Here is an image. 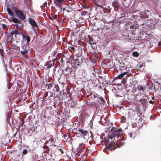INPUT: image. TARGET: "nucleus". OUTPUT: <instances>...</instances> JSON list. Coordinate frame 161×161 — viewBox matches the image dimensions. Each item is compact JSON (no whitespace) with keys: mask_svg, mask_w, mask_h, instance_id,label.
Wrapping results in <instances>:
<instances>
[{"mask_svg":"<svg viewBox=\"0 0 161 161\" xmlns=\"http://www.w3.org/2000/svg\"><path fill=\"white\" fill-rule=\"evenodd\" d=\"M112 129L109 131V135L107 138L104 137L106 147L109 150L115 149V144L119 147L122 146L124 143V137L122 135L123 131L121 129L113 130Z\"/></svg>","mask_w":161,"mask_h":161,"instance_id":"f257e3e1","label":"nucleus"},{"mask_svg":"<svg viewBox=\"0 0 161 161\" xmlns=\"http://www.w3.org/2000/svg\"><path fill=\"white\" fill-rule=\"evenodd\" d=\"M12 9L17 16L20 20L23 21H25L26 18L25 14H24L21 10L17 9L15 7H13Z\"/></svg>","mask_w":161,"mask_h":161,"instance_id":"f03ea898","label":"nucleus"},{"mask_svg":"<svg viewBox=\"0 0 161 161\" xmlns=\"http://www.w3.org/2000/svg\"><path fill=\"white\" fill-rule=\"evenodd\" d=\"M88 133V130L78 128V132L77 133V135H80V136L84 137L86 136Z\"/></svg>","mask_w":161,"mask_h":161,"instance_id":"7ed1b4c3","label":"nucleus"},{"mask_svg":"<svg viewBox=\"0 0 161 161\" xmlns=\"http://www.w3.org/2000/svg\"><path fill=\"white\" fill-rule=\"evenodd\" d=\"M29 22L31 25L33 30L36 31L38 25L35 21L33 19L30 18L29 19Z\"/></svg>","mask_w":161,"mask_h":161,"instance_id":"20e7f679","label":"nucleus"},{"mask_svg":"<svg viewBox=\"0 0 161 161\" xmlns=\"http://www.w3.org/2000/svg\"><path fill=\"white\" fill-rule=\"evenodd\" d=\"M151 13L149 11L146 10L144 11L141 12L140 14L141 15V17L142 18L145 19L148 17V16Z\"/></svg>","mask_w":161,"mask_h":161,"instance_id":"39448f33","label":"nucleus"},{"mask_svg":"<svg viewBox=\"0 0 161 161\" xmlns=\"http://www.w3.org/2000/svg\"><path fill=\"white\" fill-rule=\"evenodd\" d=\"M77 67V66H75V64H74V66L72 65L71 68L68 66L66 68L65 70V71L67 72V73L65 74V75L66 76H69V75L71 74V72L73 70V69L75 68H76Z\"/></svg>","mask_w":161,"mask_h":161,"instance_id":"423d86ee","label":"nucleus"},{"mask_svg":"<svg viewBox=\"0 0 161 161\" xmlns=\"http://www.w3.org/2000/svg\"><path fill=\"white\" fill-rule=\"evenodd\" d=\"M61 100L62 99H60V97H57L55 98L53 102V106L55 108L58 107L59 106L61 102Z\"/></svg>","mask_w":161,"mask_h":161,"instance_id":"0eeeda50","label":"nucleus"},{"mask_svg":"<svg viewBox=\"0 0 161 161\" xmlns=\"http://www.w3.org/2000/svg\"><path fill=\"white\" fill-rule=\"evenodd\" d=\"M104 12L106 15L108 17H110L113 15L112 13L114 14V16H115L116 14L115 12L114 11H113L111 12V10L110 9L107 8H106L105 10H104Z\"/></svg>","mask_w":161,"mask_h":161,"instance_id":"6e6552de","label":"nucleus"},{"mask_svg":"<svg viewBox=\"0 0 161 161\" xmlns=\"http://www.w3.org/2000/svg\"><path fill=\"white\" fill-rule=\"evenodd\" d=\"M127 72H124L115 77L114 79H120L122 78H123V79H126L127 78Z\"/></svg>","mask_w":161,"mask_h":161,"instance_id":"1a4fd4ad","label":"nucleus"},{"mask_svg":"<svg viewBox=\"0 0 161 161\" xmlns=\"http://www.w3.org/2000/svg\"><path fill=\"white\" fill-rule=\"evenodd\" d=\"M161 21L158 19H155L152 23V25H153L154 28H158L159 27L160 25Z\"/></svg>","mask_w":161,"mask_h":161,"instance_id":"9d476101","label":"nucleus"},{"mask_svg":"<svg viewBox=\"0 0 161 161\" xmlns=\"http://www.w3.org/2000/svg\"><path fill=\"white\" fill-rule=\"evenodd\" d=\"M113 6L114 7V11L116 13V11H117V10L120 6V5L118 3V2L116 1H113L112 3Z\"/></svg>","mask_w":161,"mask_h":161,"instance_id":"9b49d317","label":"nucleus"},{"mask_svg":"<svg viewBox=\"0 0 161 161\" xmlns=\"http://www.w3.org/2000/svg\"><path fill=\"white\" fill-rule=\"evenodd\" d=\"M21 33L20 31V30L18 31L16 30H14L12 31L10 33V37H12L13 36V35H15V37H16V35L17 34H19L21 35Z\"/></svg>","mask_w":161,"mask_h":161,"instance_id":"f8f14e48","label":"nucleus"},{"mask_svg":"<svg viewBox=\"0 0 161 161\" xmlns=\"http://www.w3.org/2000/svg\"><path fill=\"white\" fill-rule=\"evenodd\" d=\"M21 35L22 36L23 39H25V41H26L27 42L26 43L29 44L31 40L30 37L24 33L21 34Z\"/></svg>","mask_w":161,"mask_h":161,"instance_id":"ddd939ff","label":"nucleus"},{"mask_svg":"<svg viewBox=\"0 0 161 161\" xmlns=\"http://www.w3.org/2000/svg\"><path fill=\"white\" fill-rule=\"evenodd\" d=\"M21 50L28 52L29 49V44L25 43L21 45Z\"/></svg>","mask_w":161,"mask_h":161,"instance_id":"4468645a","label":"nucleus"},{"mask_svg":"<svg viewBox=\"0 0 161 161\" xmlns=\"http://www.w3.org/2000/svg\"><path fill=\"white\" fill-rule=\"evenodd\" d=\"M54 3L56 6L59 7L61 4L64 2V0H55Z\"/></svg>","mask_w":161,"mask_h":161,"instance_id":"2eb2a0df","label":"nucleus"},{"mask_svg":"<svg viewBox=\"0 0 161 161\" xmlns=\"http://www.w3.org/2000/svg\"><path fill=\"white\" fill-rule=\"evenodd\" d=\"M11 19L12 21L14 23L20 24L21 23V21L20 19L12 17L11 18Z\"/></svg>","mask_w":161,"mask_h":161,"instance_id":"dca6fc26","label":"nucleus"},{"mask_svg":"<svg viewBox=\"0 0 161 161\" xmlns=\"http://www.w3.org/2000/svg\"><path fill=\"white\" fill-rule=\"evenodd\" d=\"M46 82H47V80L46 81ZM43 84L45 85V86H48V88H47V89H51L53 86V84L52 83H50L49 84H48L47 83L45 84V83L43 82Z\"/></svg>","mask_w":161,"mask_h":161,"instance_id":"f3484780","label":"nucleus"},{"mask_svg":"<svg viewBox=\"0 0 161 161\" xmlns=\"http://www.w3.org/2000/svg\"><path fill=\"white\" fill-rule=\"evenodd\" d=\"M137 88L139 91L141 92L142 93L144 92L145 89H144L143 86L142 85H138L137 87Z\"/></svg>","mask_w":161,"mask_h":161,"instance_id":"a211bd4d","label":"nucleus"},{"mask_svg":"<svg viewBox=\"0 0 161 161\" xmlns=\"http://www.w3.org/2000/svg\"><path fill=\"white\" fill-rule=\"evenodd\" d=\"M59 86H58V85L55 84L54 85V87L53 89V90L54 91L56 92H59V94H60L61 93V92H59Z\"/></svg>","mask_w":161,"mask_h":161,"instance_id":"6ab92c4d","label":"nucleus"},{"mask_svg":"<svg viewBox=\"0 0 161 161\" xmlns=\"http://www.w3.org/2000/svg\"><path fill=\"white\" fill-rule=\"evenodd\" d=\"M7 11L8 14L12 17H14V14L9 8H7Z\"/></svg>","mask_w":161,"mask_h":161,"instance_id":"aec40b11","label":"nucleus"},{"mask_svg":"<svg viewBox=\"0 0 161 161\" xmlns=\"http://www.w3.org/2000/svg\"><path fill=\"white\" fill-rule=\"evenodd\" d=\"M83 57H82V56H81L80 57H78L76 59V61L77 62V61H78V62H79V63L83 62Z\"/></svg>","mask_w":161,"mask_h":161,"instance_id":"412c9836","label":"nucleus"},{"mask_svg":"<svg viewBox=\"0 0 161 161\" xmlns=\"http://www.w3.org/2000/svg\"><path fill=\"white\" fill-rule=\"evenodd\" d=\"M146 99L145 98L142 99L141 100V102L143 106H145L146 104Z\"/></svg>","mask_w":161,"mask_h":161,"instance_id":"4be33fe9","label":"nucleus"},{"mask_svg":"<svg viewBox=\"0 0 161 161\" xmlns=\"http://www.w3.org/2000/svg\"><path fill=\"white\" fill-rule=\"evenodd\" d=\"M70 49H71L72 50L71 51V52L73 54V52H75L76 50V49L75 48L73 47H69V50Z\"/></svg>","mask_w":161,"mask_h":161,"instance_id":"5701e85b","label":"nucleus"},{"mask_svg":"<svg viewBox=\"0 0 161 161\" xmlns=\"http://www.w3.org/2000/svg\"><path fill=\"white\" fill-rule=\"evenodd\" d=\"M14 26L17 29H19L20 30L21 27L22 26L19 25L18 24H15L14 25Z\"/></svg>","mask_w":161,"mask_h":161,"instance_id":"b1692460","label":"nucleus"},{"mask_svg":"<svg viewBox=\"0 0 161 161\" xmlns=\"http://www.w3.org/2000/svg\"><path fill=\"white\" fill-rule=\"evenodd\" d=\"M138 53L137 52H133L132 53V55L134 57H137L138 55Z\"/></svg>","mask_w":161,"mask_h":161,"instance_id":"393cba45","label":"nucleus"},{"mask_svg":"<svg viewBox=\"0 0 161 161\" xmlns=\"http://www.w3.org/2000/svg\"><path fill=\"white\" fill-rule=\"evenodd\" d=\"M128 135L130 137V138H132L133 139H134L135 137V135H132V132L129 133L128 134Z\"/></svg>","mask_w":161,"mask_h":161,"instance_id":"a878e982","label":"nucleus"},{"mask_svg":"<svg viewBox=\"0 0 161 161\" xmlns=\"http://www.w3.org/2000/svg\"><path fill=\"white\" fill-rule=\"evenodd\" d=\"M75 55H76L77 58L81 57V52H79L75 54Z\"/></svg>","mask_w":161,"mask_h":161,"instance_id":"bb28decb","label":"nucleus"},{"mask_svg":"<svg viewBox=\"0 0 161 161\" xmlns=\"http://www.w3.org/2000/svg\"><path fill=\"white\" fill-rule=\"evenodd\" d=\"M20 52L23 56H24L26 55L27 52H26V51H24L21 50Z\"/></svg>","mask_w":161,"mask_h":161,"instance_id":"cd10ccee","label":"nucleus"},{"mask_svg":"<svg viewBox=\"0 0 161 161\" xmlns=\"http://www.w3.org/2000/svg\"><path fill=\"white\" fill-rule=\"evenodd\" d=\"M77 131H78V129L76 128H74L72 130V132L74 133H76L77 135V133H78Z\"/></svg>","mask_w":161,"mask_h":161,"instance_id":"c85d7f7f","label":"nucleus"},{"mask_svg":"<svg viewBox=\"0 0 161 161\" xmlns=\"http://www.w3.org/2000/svg\"><path fill=\"white\" fill-rule=\"evenodd\" d=\"M48 141L49 142H50L52 144H53V137H50V138L49 139Z\"/></svg>","mask_w":161,"mask_h":161,"instance_id":"c756f323","label":"nucleus"},{"mask_svg":"<svg viewBox=\"0 0 161 161\" xmlns=\"http://www.w3.org/2000/svg\"><path fill=\"white\" fill-rule=\"evenodd\" d=\"M27 153V150L26 149H24L22 152L23 155H26Z\"/></svg>","mask_w":161,"mask_h":161,"instance_id":"7c9ffc66","label":"nucleus"},{"mask_svg":"<svg viewBox=\"0 0 161 161\" xmlns=\"http://www.w3.org/2000/svg\"><path fill=\"white\" fill-rule=\"evenodd\" d=\"M86 14V12L85 11H82L80 14L82 16L85 15Z\"/></svg>","mask_w":161,"mask_h":161,"instance_id":"2f4dec72","label":"nucleus"},{"mask_svg":"<svg viewBox=\"0 0 161 161\" xmlns=\"http://www.w3.org/2000/svg\"><path fill=\"white\" fill-rule=\"evenodd\" d=\"M51 15L52 16V18L54 19H56L57 18V15L55 14H52Z\"/></svg>","mask_w":161,"mask_h":161,"instance_id":"473e14b6","label":"nucleus"},{"mask_svg":"<svg viewBox=\"0 0 161 161\" xmlns=\"http://www.w3.org/2000/svg\"><path fill=\"white\" fill-rule=\"evenodd\" d=\"M98 96L97 94L94 95L92 96L90 98L92 99H94L95 98H96V96Z\"/></svg>","mask_w":161,"mask_h":161,"instance_id":"72a5a7b5","label":"nucleus"},{"mask_svg":"<svg viewBox=\"0 0 161 161\" xmlns=\"http://www.w3.org/2000/svg\"><path fill=\"white\" fill-rule=\"evenodd\" d=\"M93 40L92 38H90L89 40V44L92 45V42H93Z\"/></svg>","mask_w":161,"mask_h":161,"instance_id":"f704fd0d","label":"nucleus"},{"mask_svg":"<svg viewBox=\"0 0 161 161\" xmlns=\"http://www.w3.org/2000/svg\"><path fill=\"white\" fill-rule=\"evenodd\" d=\"M99 101L101 100L102 102H105L104 100L103 97H100L99 98Z\"/></svg>","mask_w":161,"mask_h":161,"instance_id":"c9c22d12","label":"nucleus"},{"mask_svg":"<svg viewBox=\"0 0 161 161\" xmlns=\"http://www.w3.org/2000/svg\"><path fill=\"white\" fill-rule=\"evenodd\" d=\"M126 82L125 79H123V78L122 81H121V83L123 84H125Z\"/></svg>","mask_w":161,"mask_h":161,"instance_id":"e433bc0d","label":"nucleus"},{"mask_svg":"<svg viewBox=\"0 0 161 161\" xmlns=\"http://www.w3.org/2000/svg\"><path fill=\"white\" fill-rule=\"evenodd\" d=\"M75 106V103H74V102L73 103H71L70 105V106L71 108Z\"/></svg>","mask_w":161,"mask_h":161,"instance_id":"4c0bfd02","label":"nucleus"},{"mask_svg":"<svg viewBox=\"0 0 161 161\" xmlns=\"http://www.w3.org/2000/svg\"><path fill=\"white\" fill-rule=\"evenodd\" d=\"M114 21V19H113L112 20H111V21H107V23H108V24H110L111 23H113V21Z\"/></svg>","mask_w":161,"mask_h":161,"instance_id":"58836bf2","label":"nucleus"},{"mask_svg":"<svg viewBox=\"0 0 161 161\" xmlns=\"http://www.w3.org/2000/svg\"><path fill=\"white\" fill-rule=\"evenodd\" d=\"M64 94H65V95L66 97H69V93H68L67 92V93L65 92Z\"/></svg>","mask_w":161,"mask_h":161,"instance_id":"ea45409f","label":"nucleus"},{"mask_svg":"<svg viewBox=\"0 0 161 161\" xmlns=\"http://www.w3.org/2000/svg\"><path fill=\"white\" fill-rule=\"evenodd\" d=\"M2 26L3 28H5L7 27V25L5 24H2Z\"/></svg>","mask_w":161,"mask_h":161,"instance_id":"a19ab883","label":"nucleus"},{"mask_svg":"<svg viewBox=\"0 0 161 161\" xmlns=\"http://www.w3.org/2000/svg\"><path fill=\"white\" fill-rule=\"evenodd\" d=\"M52 67V64H49L47 66V68L48 69H50V68H51Z\"/></svg>","mask_w":161,"mask_h":161,"instance_id":"79ce46f5","label":"nucleus"},{"mask_svg":"<svg viewBox=\"0 0 161 161\" xmlns=\"http://www.w3.org/2000/svg\"><path fill=\"white\" fill-rule=\"evenodd\" d=\"M114 96L116 97H121V96H120L117 93H115L114 94Z\"/></svg>","mask_w":161,"mask_h":161,"instance_id":"37998d69","label":"nucleus"},{"mask_svg":"<svg viewBox=\"0 0 161 161\" xmlns=\"http://www.w3.org/2000/svg\"><path fill=\"white\" fill-rule=\"evenodd\" d=\"M58 150L59 151H60V152H61L62 153H64V151H63V150L62 149H61V148H58Z\"/></svg>","mask_w":161,"mask_h":161,"instance_id":"c03bdc74","label":"nucleus"},{"mask_svg":"<svg viewBox=\"0 0 161 161\" xmlns=\"http://www.w3.org/2000/svg\"><path fill=\"white\" fill-rule=\"evenodd\" d=\"M136 126H137V124H136V123H134L132 125V127H136Z\"/></svg>","mask_w":161,"mask_h":161,"instance_id":"a18cd8bd","label":"nucleus"},{"mask_svg":"<svg viewBox=\"0 0 161 161\" xmlns=\"http://www.w3.org/2000/svg\"><path fill=\"white\" fill-rule=\"evenodd\" d=\"M97 96H96V98H97L98 100L99 99L100 97L99 95L97 94Z\"/></svg>","mask_w":161,"mask_h":161,"instance_id":"49530a36","label":"nucleus"},{"mask_svg":"<svg viewBox=\"0 0 161 161\" xmlns=\"http://www.w3.org/2000/svg\"><path fill=\"white\" fill-rule=\"evenodd\" d=\"M53 96V93L52 92H51L50 93V97H52Z\"/></svg>","mask_w":161,"mask_h":161,"instance_id":"de8ad7c7","label":"nucleus"},{"mask_svg":"<svg viewBox=\"0 0 161 161\" xmlns=\"http://www.w3.org/2000/svg\"><path fill=\"white\" fill-rule=\"evenodd\" d=\"M142 122V119H139L138 120V123H139L140 122Z\"/></svg>","mask_w":161,"mask_h":161,"instance_id":"09e8293b","label":"nucleus"},{"mask_svg":"<svg viewBox=\"0 0 161 161\" xmlns=\"http://www.w3.org/2000/svg\"><path fill=\"white\" fill-rule=\"evenodd\" d=\"M149 103H153V101H152L151 100H150V101H149Z\"/></svg>","mask_w":161,"mask_h":161,"instance_id":"8fccbe9b","label":"nucleus"},{"mask_svg":"<svg viewBox=\"0 0 161 161\" xmlns=\"http://www.w3.org/2000/svg\"><path fill=\"white\" fill-rule=\"evenodd\" d=\"M158 45L159 46H160L161 45V42L158 43Z\"/></svg>","mask_w":161,"mask_h":161,"instance_id":"3c124183","label":"nucleus"},{"mask_svg":"<svg viewBox=\"0 0 161 161\" xmlns=\"http://www.w3.org/2000/svg\"><path fill=\"white\" fill-rule=\"evenodd\" d=\"M80 155V154L79 153H77L76 154V157Z\"/></svg>","mask_w":161,"mask_h":161,"instance_id":"603ef678","label":"nucleus"},{"mask_svg":"<svg viewBox=\"0 0 161 161\" xmlns=\"http://www.w3.org/2000/svg\"><path fill=\"white\" fill-rule=\"evenodd\" d=\"M143 125V124L142 125H138V126H139L140 128V127H141Z\"/></svg>","mask_w":161,"mask_h":161,"instance_id":"864d4df0","label":"nucleus"},{"mask_svg":"<svg viewBox=\"0 0 161 161\" xmlns=\"http://www.w3.org/2000/svg\"><path fill=\"white\" fill-rule=\"evenodd\" d=\"M89 6H88L86 5V7L85 8H89Z\"/></svg>","mask_w":161,"mask_h":161,"instance_id":"5fc2aeb1","label":"nucleus"},{"mask_svg":"<svg viewBox=\"0 0 161 161\" xmlns=\"http://www.w3.org/2000/svg\"><path fill=\"white\" fill-rule=\"evenodd\" d=\"M8 89H10L11 87V86H8Z\"/></svg>","mask_w":161,"mask_h":161,"instance_id":"6e6d98bb","label":"nucleus"},{"mask_svg":"<svg viewBox=\"0 0 161 161\" xmlns=\"http://www.w3.org/2000/svg\"><path fill=\"white\" fill-rule=\"evenodd\" d=\"M153 87V86H151L150 87L149 89H151Z\"/></svg>","mask_w":161,"mask_h":161,"instance_id":"4d7b16f0","label":"nucleus"},{"mask_svg":"<svg viewBox=\"0 0 161 161\" xmlns=\"http://www.w3.org/2000/svg\"><path fill=\"white\" fill-rule=\"evenodd\" d=\"M47 99H48L49 100H50L51 99V97H49L47 98Z\"/></svg>","mask_w":161,"mask_h":161,"instance_id":"13d9d810","label":"nucleus"},{"mask_svg":"<svg viewBox=\"0 0 161 161\" xmlns=\"http://www.w3.org/2000/svg\"><path fill=\"white\" fill-rule=\"evenodd\" d=\"M43 4H47V2H45L44 3H43Z\"/></svg>","mask_w":161,"mask_h":161,"instance_id":"bf43d9fd","label":"nucleus"},{"mask_svg":"<svg viewBox=\"0 0 161 161\" xmlns=\"http://www.w3.org/2000/svg\"><path fill=\"white\" fill-rule=\"evenodd\" d=\"M82 150H84V148L83 147L82 148H81V151H82Z\"/></svg>","mask_w":161,"mask_h":161,"instance_id":"052dcab7","label":"nucleus"},{"mask_svg":"<svg viewBox=\"0 0 161 161\" xmlns=\"http://www.w3.org/2000/svg\"><path fill=\"white\" fill-rule=\"evenodd\" d=\"M154 99V97H152V99L153 100Z\"/></svg>","mask_w":161,"mask_h":161,"instance_id":"680f3d73","label":"nucleus"},{"mask_svg":"<svg viewBox=\"0 0 161 161\" xmlns=\"http://www.w3.org/2000/svg\"><path fill=\"white\" fill-rule=\"evenodd\" d=\"M96 44V42H93V43H92L93 44Z\"/></svg>","mask_w":161,"mask_h":161,"instance_id":"e2e57ef3","label":"nucleus"},{"mask_svg":"<svg viewBox=\"0 0 161 161\" xmlns=\"http://www.w3.org/2000/svg\"><path fill=\"white\" fill-rule=\"evenodd\" d=\"M42 6H41V5L40 6V8H41V9H42Z\"/></svg>","mask_w":161,"mask_h":161,"instance_id":"0e129e2a","label":"nucleus"},{"mask_svg":"<svg viewBox=\"0 0 161 161\" xmlns=\"http://www.w3.org/2000/svg\"><path fill=\"white\" fill-rule=\"evenodd\" d=\"M80 64H77V65H79Z\"/></svg>","mask_w":161,"mask_h":161,"instance_id":"69168bd1","label":"nucleus"},{"mask_svg":"<svg viewBox=\"0 0 161 161\" xmlns=\"http://www.w3.org/2000/svg\"><path fill=\"white\" fill-rule=\"evenodd\" d=\"M107 21L105 20V24H106L107 23Z\"/></svg>","mask_w":161,"mask_h":161,"instance_id":"338daca9","label":"nucleus"},{"mask_svg":"<svg viewBox=\"0 0 161 161\" xmlns=\"http://www.w3.org/2000/svg\"><path fill=\"white\" fill-rule=\"evenodd\" d=\"M62 71L63 72L64 71V70H62Z\"/></svg>","mask_w":161,"mask_h":161,"instance_id":"774afa93","label":"nucleus"}]
</instances>
